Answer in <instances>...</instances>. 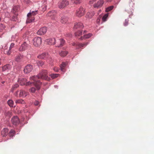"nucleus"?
I'll return each mask as SVG.
<instances>
[{"label":"nucleus","instance_id":"nucleus-30","mask_svg":"<svg viewBox=\"0 0 154 154\" xmlns=\"http://www.w3.org/2000/svg\"><path fill=\"white\" fill-rule=\"evenodd\" d=\"M7 80V79L6 77H3L0 78V82H1L2 84H4L5 83Z\"/></svg>","mask_w":154,"mask_h":154},{"label":"nucleus","instance_id":"nucleus-20","mask_svg":"<svg viewBox=\"0 0 154 154\" xmlns=\"http://www.w3.org/2000/svg\"><path fill=\"white\" fill-rule=\"evenodd\" d=\"M11 68V66L9 64H7L5 65L2 67V70L3 71H8L10 70Z\"/></svg>","mask_w":154,"mask_h":154},{"label":"nucleus","instance_id":"nucleus-27","mask_svg":"<svg viewBox=\"0 0 154 154\" xmlns=\"http://www.w3.org/2000/svg\"><path fill=\"white\" fill-rule=\"evenodd\" d=\"M68 53V52L66 51H61L59 53V55L61 57H64L67 55Z\"/></svg>","mask_w":154,"mask_h":154},{"label":"nucleus","instance_id":"nucleus-45","mask_svg":"<svg viewBox=\"0 0 154 154\" xmlns=\"http://www.w3.org/2000/svg\"><path fill=\"white\" fill-rule=\"evenodd\" d=\"M14 43H12L11 44L10 47H9V48L11 49H12V48H13V47L14 46Z\"/></svg>","mask_w":154,"mask_h":154},{"label":"nucleus","instance_id":"nucleus-34","mask_svg":"<svg viewBox=\"0 0 154 154\" xmlns=\"http://www.w3.org/2000/svg\"><path fill=\"white\" fill-rule=\"evenodd\" d=\"M49 75L52 78L55 79L57 77L58 75L59 74H51Z\"/></svg>","mask_w":154,"mask_h":154},{"label":"nucleus","instance_id":"nucleus-39","mask_svg":"<svg viewBox=\"0 0 154 154\" xmlns=\"http://www.w3.org/2000/svg\"><path fill=\"white\" fill-rule=\"evenodd\" d=\"M72 2L75 4H79L82 1V0H72Z\"/></svg>","mask_w":154,"mask_h":154},{"label":"nucleus","instance_id":"nucleus-32","mask_svg":"<svg viewBox=\"0 0 154 154\" xmlns=\"http://www.w3.org/2000/svg\"><path fill=\"white\" fill-rule=\"evenodd\" d=\"M108 16V14L107 13L104 15L102 18V20L103 22H105L106 20V19Z\"/></svg>","mask_w":154,"mask_h":154},{"label":"nucleus","instance_id":"nucleus-28","mask_svg":"<svg viewBox=\"0 0 154 154\" xmlns=\"http://www.w3.org/2000/svg\"><path fill=\"white\" fill-rule=\"evenodd\" d=\"M17 14H14L11 18V21H16L17 20Z\"/></svg>","mask_w":154,"mask_h":154},{"label":"nucleus","instance_id":"nucleus-22","mask_svg":"<svg viewBox=\"0 0 154 154\" xmlns=\"http://www.w3.org/2000/svg\"><path fill=\"white\" fill-rule=\"evenodd\" d=\"M16 132L15 131L12 129L11 130L9 133H8L9 136L11 138H13V137L14 136Z\"/></svg>","mask_w":154,"mask_h":154},{"label":"nucleus","instance_id":"nucleus-55","mask_svg":"<svg viewBox=\"0 0 154 154\" xmlns=\"http://www.w3.org/2000/svg\"><path fill=\"white\" fill-rule=\"evenodd\" d=\"M74 44H74H74H73L72 45H74Z\"/></svg>","mask_w":154,"mask_h":154},{"label":"nucleus","instance_id":"nucleus-44","mask_svg":"<svg viewBox=\"0 0 154 154\" xmlns=\"http://www.w3.org/2000/svg\"><path fill=\"white\" fill-rule=\"evenodd\" d=\"M2 48L3 50H4V52H5V50H6L8 48L7 45L5 44L4 46L2 47Z\"/></svg>","mask_w":154,"mask_h":154},{"label":"nucleus","instance_id":"nucleus-16","mask_svg":"<svg viewBox=\"0 0 154 154\" xmlns=\"http://www.w3.org/2000/svg\"><path fill=\"white\" fill-rule=\"evenodd\" d=\"M27 47V44L26 42H24L19 48V50L20 51H23L26 50Z\"/></svg>","mask_w":154,"mask_h":154},{"label":"nucleus","instance_id":"nucleus-52","mask_svg":"<svg viewBox=\"0 0 154 154\" xmlns=\"http://www.w3.org/2000/svg\"><path fill=\"white\" fill-rule=\"evenodd\" d=\"M54 87L55 88H57L58 87V86L57 85H55Z\"/></svg>","mask_w":154,"mask_h":154},{"label":"nucleus","instance_id":"nucleus-46","mask_svg":"<svg viewBox=\"0 0 154 154\" xmlns=\"http://www.w3.org/2000/svg\"><path fill=\"white\" fill-rule=\"evenodd\" d=\"M34 104L35 106H37L39 104V102L38 101H35L34 103Z\"/></svg>","mask_w":154,"mask_h":154},{"label":"nucleus","instance_id":"nucleus-15","mask_svg":"<svg viewBox=\"0 0 154 154\" xmlns=\"http://www.w3.org/2000/svg\"><path fill=\"white\" fill-rule=\"evenodd\" d=\"M26 79L23 78H19L17 80V82L21 85H26Z\"/></svg>","mask_w":154,"mask_h":154},{"label":"nucleus","instance_id":"nucleus-4","mask_svg":"<svg viewBox=\"0 0 154 154\" xmlns=\"http://www.w3.org/2000/svg\"><path fill=\"white\" fill-rule=\"evenodd\" d=\"M85 12V9L82 7H80L77 9L75 15L77 17H80L84 15Z\"/></svg>","mask_w":154,"mask_h":154},{"label":"nucleus","instance_id":"nucleus-36","mask_svg":"<svg viewBox=\"0 0 154 154\" xmlns=\"http://www.w3.org/2000/svg\"><path fill=\"white\" fill-rule=\"evenodd\" d=\"M88 44V43H86L83 44L81 43H78L77 45L79 47L81 48L82 47H83L84 46H86Z\"/></svg>","mask_w":154,"mask_h":154},{"label":"nucleus","instance_id":"nucleus-5","mask_svg":"<svg viewBox=\"0 0 154 154\" xmlns=\"http://www.w3.org/2000/svg\"><path fill=\"white\" fill-rule=\"evenodd\" d=\"M60 16L61 17L60 22L63 24H66L68 21L69 18L67 15L64 13H62L60 14Z\"/></svg>","mask_w":154,"mask_h":154},{"label":"nucleus","instance_id":"nucleus-29","mask_svg":"<svg viewBox=\"0 0 154 154\" xmlns=\"http://www.w3.org/2000/svg\"><path fill=\"white\" fill-rule=\"evenodd\" d=\"M7 103L8 105L11 107H13L14 106V102L11 100H8Z\"/></svg>","mask_w":154,"mask_h":154},{"label":"nucleus","instance_id":"nucleus-19","mask_svg":"<svg viewBox=\"0 0 154 154\" xmlns=\"http://www.w3.org/2000/svg\"><path fill=\"white\" fill-rule=\"evenodd\" d=\"M95 13L93 11H91L87 13L86 17L87 18L91 19L94 15Z\"/></svg>","mask_w":154,"mask_h":154},{"label":"nucleus","instance_id":"nucleus-54","mask_svg":"<svg viewBox=\"0 0 154 154\" xmlns=\"http://www.w3.org/2000/svg\"><path fill=\"white\" fill-rule=\"evenodd\" d=\"M101 11V10H100L99 11V12H100Z\"/></svg>","mask_w":154,"mask_h":154},{"label":"nucleus","instance_id":"nucleus-17","mask_svg":"<svg viewBox=\"0 0 154 154\" xmlns=\"http://www.w3.org/2000/svg\"><path fill=\"white\" fill-rule=\"evenodd\" d=\"M48 53H43L37 56V57L38 58L43 59H45L48 57Z\"/></svg>","mask_w":154,"mask_h":154},{"label":"nucleus","instance_id":"nucleus-14","mask_svg":"<svg viewBox=\"0 0 154 154\" xmlns=\"http://www.w3.org/2000/svg\"><path fill=\"white\" fill-rule=\"evenodd\" d=\"M84 27L83 24L81 22H78L75 24L73 27L74 30H76L77 29H82Z\"/></svg>","mask_w":154,"mask_h":154},{"label":"nucleus","instance_id":"nucleus-50","mask_svg":"<svg viewBox=\"0 0 154 154\" xmlns=\"http://www.w3.org/2000/svg\"><path fill=\"white\" fill-rule=\"evenodd\" d=\"M84 38H83V37H81L80 38V39L81 40H82Z\"/></svg>","mask_w":154,"mask_h":154},{"label":"nucleus","instance_id":"nucleus-8","mask_svg":"<svg viewBox=\"0 0 154 154\" xmlns=\"http://www.w3.org/2000/svg\"><path fill=\"white\" fill-rule=\"evenodd\" d=\"M57 11L55 10L49 11L47 14V15L51 17L52 20H55L57 18Z\"/></svg>","mask_w":154,"mask_h":154},{"label":"nucleus","instance_id":"nucleus-7","mask_svg":"<svg viewBox=\"0 0 154 154\" xmlns=\"http://www.w3.org/2000/svg\"><path fill=\"white\" fill-rule=\"evenodd\" d=\"M65 41L63 38L57 39L56 42V46L57 47H61L65 44Z\"/></svg>","mask_w":154,"mask_h":154},{"label":"nucleus","instance_id":"nucleus-47","mask_svg":"<svg viewBox=\"0 0 154 154\" xmlns=\"http://www.w3.org/2000/svg\"><path fill=\"white\" fill-rule=\"evenodd\" d=\"M97 0H92L91 1H90L89 2L90 4H93L94 2L96 1Z\"/></svg>","mask_w":154,"mask_h":154},{"label":"nucleus","instance_id":"nucleus-53","mask_svg":"<svg viewBox=\"0 0 154 154\" xmlns=\"http://www.w3.org/2000/svg\"><path fill=\"white\" fill-rule=\"evenodd\" d=\"M86 32V30H84V32Z\"/></svg>","mask_w":154,"mask_h":154},{"label":"nucleus","instance_id":"nucleus-1","mask_svg":"<svg viewBox=\"0 0 154 154\" xmlns=\"http://www.w3.org/2000/svg\"><path fill=\"white\" fill-rule=\"evenodd\" d=\"M48 72L46 70H42L38 75L33 76L30 78V80H33V82H31L30 81L26 82V85L27 86L33 83L37 89L38 90H39L40 88V86L42 84V82L39 81L38 79H41L48 81L50 80V78L48 75Z\"/></svg>","mask_w":154,"mask_h":154},{"label":"nucleus","instance_id":"nucleus-48","mask_svg":"<svg viewBox=\"0 0 154 154\" xmlns=\"http://www.w3.org/2000/svg\"><path fill=\"white\" fill-rule=\"evenodd\" d=\"M11 114V112L9 111H8L5 112V115L7 116V115H10Z\"/></svg>","mask_w":154,"mask_h":154},{"label":"nucleus","instance_id":"nucleus-26","mask_svg":"<svg viewBox=\"0 0 154 154\" xmlns=\"http://www.w3.org/2000/svg\"><path fill=\"white\" fill-rule=\"evenodd\" d=\"M36 63L38 67L42 66L44 64V62L42 60H37L36 61Z\"/></svg>","mask_w":154,"mask_h":154},{"label":"nucleus","instance_id":"nucleus-23","mask_svg":"<svg viewBox=\"0 0 154 154\" xmlns=\"http://www.w3.org/2000/svg\"><path fill=\"white\" fill-rule=\"evenodd\" d=\"M67 63V62H62L60 66V68L61 71L63 72H65L64 68L66 66Z\"/></svg>","mask_w":154,"mask_h":154},{"label":"nucleus","instance_id":"nucleus-31","mask_svg":"<svg viewBox=\"0 0 154 154\" xmlns=\"http://www.w3.org/2000/svg\"><path fill=\"white\" fill-rule=\"evenodd\" d=\"M19 85L17 84H16L12 86L11 88L12 92H13L15 90L16 88L18 87Z\"/></svg>","mask_w":154,"mask_h":154},{"label":"nucleus","instance_id":"nucleus-38","mask_svg":"<svg viewBox=\"0 0 154 154\" xmlns=\"http://www.w3.org/2000/svg\"><path fill=\"white\" fill-rule=\"evenodd\" d=\"M114 8V6L113 5L109 6L106 8V11L108 12L112 10Z\"/></svg>","mask_w":154,"mask_h":154},{"label":"nucleus","instance_id":"nucleus-40","mask_svg":"<svg viewBox=\"0 0 154 154\" xmlns=\"http://www.w3.org/2000/svg\"><path fill=\"white\" fill-rule=\"evenodd\" d=\"M128 21H129V20H128V19H126L125 20V22L123 23V25L125 26H127L128 25Z\"/></svg>","mask_w":154,"mask_h":154},{"label":"nucleus","instance_id":"nucleus-9","mask_svg":"<svg viewBox=\"0 0 154 154\" xmlns=\"http://www.w3.org/2000/svg\"><path fill=\"white\" fill-rule=\"evenodd\" d=\"M47 28L44 26L40 28L37 32V33L38 35H43L45 34L47 31Z\"/></svg>","mask_w":154,"mask_h":154},{"label":"nucleus","instance_id":"nucleus-43","mask_svg":"<svg viewBox=\"0 0 154 154\" xmlns=\"http://www.w3.org/2000/svg\"><path fill=\"white\" fill-rule=\"evenodd\" d=\"M36 89L35 88L32 87L30 89V91L32 93H34L36 91Z\"/></svg>","mask_w":154,"mask_h":154},{"label":"nucleus","instance_id":"nucleus-12","mask_svg":"<svg viewBox=\"0 0 154 154\" xmlns=\"http://www.w3.org/2000/svg\"><path fill=\"white\" fill-rule=\"evenodd\" d=\"M103 0H99L97 3L94 4L93 5V7L94 8H99L101 7L104 3Z\"/></svg>","mask_w":154,"mask_h":154},{"label":"nucleus","instance_id":"nucleus-11","mask_svg":"<svg viewBox=\"0 0 154 154\" xmlns=\"http://www.w3.org/2000/svg\"><path fill=\"white\" fill-rule=\"evenodd\" d=\"M33 69L32 65L28 64L25 67L23 71L26 74H27L30 72Z\"/></svg>","mask_w":154,"mask_h":154},{"label":"nucleus","instance_id":"nucleus-10","mask_svg":"<svg viewBox=\"0 0 154 154\" xmlns=\"http://www.w3.org/2000/svg\"><path fill=\"white\" fill-rule=\"evenodd\" d=\"M11 121L12 124L15 125H18L20 123L19 118L17 116L13 117L11 119Z\"/></svg>","mask_w":154,"mask_h":154},{"label":"nucleus","instance_id":"nucleus-51","mask_svg":"<svg viewBox=\"0 0 154 154\" xmlns=\"http://www.w3.org/2000/svg\"><path fill=\"white\" fill-rule=\"evenodd\" d=\"M107 2H111L112 0H106Z\"/></svg>","mask_w":154,"mask_h":154},{"label":"nucleus","instance_id":"nucleus-24","mask_svg":"<svg viewBox=\"0 0 154 154\" xmlns=\"http://www.w3.org/2000/svg\"><path fill=\"white\" fill-rule=\"evenodd\" d=\"M27 94L25 91L23 90H21L19 94V97H25L27 96Z\"/></svg>","mask_w":154,"mask_h":154},{"label":"nucleus","instance_id":"nucleus-25","mask_svg":"<svg viewBox=\"0 0 154 154\" xmlns=\"http://www.w3.org/2000/svg\"><path fill=\"white\" fill-rule=\"evenodd\" d=\"M19 9V7L18 6H15L13 7L11 10V12L13 13H15Z\"/></svg>","mask_w":154,"mask_h":154},{"label":"nucleus","instance_id":"nucleus-6","mask_svg":"<svg viewBox=\"0 0 154 154\" xmlns=\"http://www.w3.org/2000/svg\"><path fill=\"white\" fill-rule=\"evenodd\" d=\"M69 2L67 0H63L59 3L58 7L60 9H63L68 6Z\"/></svg>","mask_w":154,"mask_h":154},{"label":"nucleus","instance_id":"nucleus-3","mask_svg":"<svg viewBox=\"0 0 154 154\" xmlns=\"http://www.w3.org/2000/svg\"><path fill=\"white\" fill-rule=\"evenodd\" d=\"M42 38L40 37H35L33 40V43L35 47H38L42 44Z\"/></svg>","mask_w":154,"mask_h":154},{"label":"nucleus","instance_id":"nucleus-35","mask_svg":"<svg viewBox=\"0 0 154 154\" xmlns=\"http://www.w3.org/2000/svg\"><path fill=\"white\" fill-rule=\"evenodd\" d=\"M82 30H79L77 32H75V34L76 36H79L82 34Z\"/></svg>","mask_w":154,"mask_h":154},{"label":"nucleus","instance_id":"nucleus-49","mask_svg":"<svg viewBox=\"0 0 154 154\" xmlns=\"http://www.w3.org/2000/svg\"><path fill=\"white\" fill-rule=\"evenodd\" d=\"M18 92H19L18 91H17L15 92V96H18Z\"/></svg>","mask_w":154,"mask_h":154},{"label":"nucleus","instance_id":"nucleus-41","mask_svg":"<svg viewBox=\"0 0 154 154\" xmlns=\"http://www.w3.org/2000/svg\"><path fill=\"white\" fill-rule=\"evenodd\" d=\"M4 52H5L7 55H10L11 52V49L9 48V50L5 51Z\"/></svg>","mask_w":154,"mask_h":154},{"label":"nucleus","instance_id":"nucleus-21","mask_svg":"<svg viewBox=\"0 0 154 154\" xmlns=\"http://www.w3.org/2000/svg\"><path fill=\"white\" fill-rule=\"evenodd\" d=\"M23 56L21 55H18L15 57V60L17 62H20L22 60Z\"/></svg>","mask_w":154,"mask_h":154},{"label":"nucleus","instance_id":"nucleus-33","mask_svg":"<svg viewBox=\"0 0 154 154\" xmlns=\"http://www.w3.org/2000/svg\"><path fill=\"white\" fill-rule=\"evenodd\" d=\"M92 35V34L91 33H89L88 34H86L84 35L83 38H88Z\"/></svg>","mask_w":154,"mask_h":154},{"label":"nucleus","instance_id":"nucleus-37","mask_svg":"<svg viewBox=\"0 0 154 154\" xmlns=\"http://www.w3.org/2000/svg\"><path fill=\"white\" fill-rule=\"evenodd\" d=\"M15 103H16L24 104L25 102L22 100H16Z\"/></svg>","mask_w":154,"mask_h":154},{"label":"nucleus","instance_id":"nucleus-18","mask_svg":"<svg viewBox=\"0 0 154 154\" xmlns=\"http://www.w3.org/2000/svg\"><path fill=\"white\" fill-rule=\"evenodd\" d=\"M8 129L7 128H4L2 131L1 134L3 137H5L8 134Z\"/></svg>","mask_w":154,"mask_h":154},{"label":"nucleus","instance_id":"nucleus-42","mask_svg":"<svg viewBox=\"0 0 154 154\" xmlns=\"http://www.w3.org/2000/svg\"><path fill=\"white\" fill-rule=\"evenodd\" d=\"M101 18V16H99L96 20V22L97 23H98V24L100 23V21Z\"/></svg>","mask_w":154,"mask_h":154},{"label":"nucleus","instance_id":"nucleus-13","mask_svg":"<svg viewBox=\"0 0 154 154\" xmlns=\"http://www.w3.org/2000/svg\"><path fill=\"white\" fill-rule=\"evenodd\" d=\"M56 40L54 38H50L45 40L46 42L49 45H51L55 44Z\"/></svg>","mask_w":154,"mask_h":154},{"label":"nucleus","instance_id":"nucleus-2","mask_svg":"<svg viewBox=\"0 0 154 154\" xmlns=\"http://www.w3.org/2000/svg\"><path fill=\"white\" fill-rule=\"evenodd\" d=\"M37 10H30V12L27 14V19L26 21V23H30L34 21L35 19L34 16L37 14Z\"/></svg>","mask_w":154,"mask_h":154}]
</instances>
